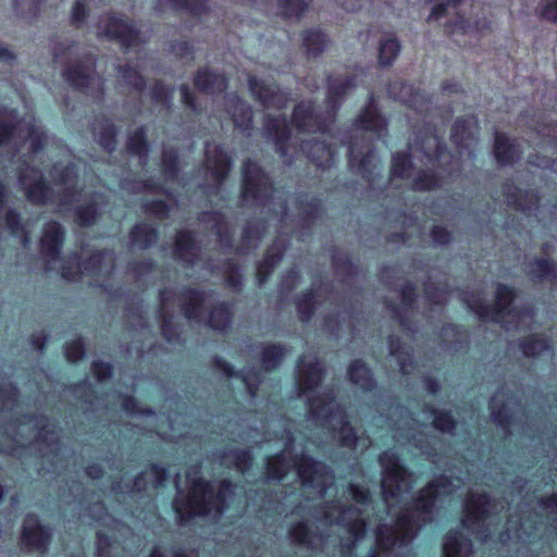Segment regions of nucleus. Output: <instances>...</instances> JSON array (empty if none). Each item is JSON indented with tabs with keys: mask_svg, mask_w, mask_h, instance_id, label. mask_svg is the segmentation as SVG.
Here are the masks:
<instances>
[{
	"mask_svg": "<svg viewBox=\"0 0 557 557\" xmlns=\"http://www.w3.org/2000/svg\"><path fill=\"white\" fill-rule=\"evenodd\" d=\"M64 238V230L58 222H49L40 239L41 251L47 259V270H60L63 278L76 281L82 276H90V284L101 285V280L108 277L114 269V256L111 251L94 253L82 265L76 258L69 259L60 267L59 255Z\"/></svg>",
	"mask_w": 557,
	"mask_h": 557,
	"instance_id": "obj_6",
	"label": "nucleus"
},
{
	"mask_svg": "<svg viewBox=\"0 0 557 557\" xmlns=\"http://www.w3.org/2000/svg\"><path fill=\"white\" fill-rule=\"evenodd\" d=\"M494 153L500 165H507L512 164L520 158L521 150L519 146L507 136L497 133L495 136Z\"/></svg>",
	"mask_w": 557,
	"mask_h": 557,
	"instance_id": "obj_32",
	"label": "nucleus"
},
{
	"mask_svg": "<svg viewBox=\"0 0 557 557\" xmlns=\"http://www.w3.org/2000/svg\"><path fill=\"white\" fill-rule=\"evenodd\" d=\"M200 220L208 224L209 227L215 230L219 242L222 246L228 247L232 243L230 227L223 215L219 212L202 213Z\"/></svg>",
	"mask_w": 557,
	"mask_h": 557,
	"instance_id": "obj_40",
	"label": "nucleus"
},
{
	"mask_svg": "<svg viewBox=\"0 0 557 557\" xmlns=\"http://www.w3.org/2000/svg\"><path fill=\"white\" fill-rule=\"evenodd\" d=\"M51 532L42 525L35 515H27L23 521L21 544L28 552L44 554L50 543Z\"/></svg>",
	"mask_w": 557,
	"mask_h": 557,
	"instance_id": "obj_22",
	"label": "nucleus"
},
{
	"mask_svg": "<svg viewBox=\"0 0 557 557\" xmlns=\"http://www.w3.org/2000/svg\"><path fill=\"white\" fill-rule=\"evenodd\" d=\"M283 256V245L277 239L268 250L264 260L257 268V281L261 285L270 275L272 269L278 263Z\"/></svg>",
	"mask_w": 557,
	"mask_h": 557,
	"instance_id": "obj_39",
	"label": "nucleus"
},
{
	"mask_svg": "<svg viewBox=\"0 0 557 557\" xmlns=\"http://www.w3.org/2000/svg\"><path fill=\"white\" fill-rule=\"evenodd\" d=\"M226 111L231 115L236 128L250 135L252 128V110L248 103L236 95H228L225 98Z\"/></svg>",
	"mask_w": 557,
	"mask_h": 557,
	"instance_id": "obj_25",
	"label": "nucleus"
},
{
	"mask_svg": "<svg viewBox=\"0 0 557 557\" xmlns=\"http://www.w3.org/2000/svg\"><path fill=\"white\" fill-rule=\"evenodd\" d=\"M234 487L226 480L220 482L218 486L203 480L194 481L187 497H177L174 500L173 506L180 522L183 523L194 516L216 519L234 495Z\"/></svg>",
	"mask_w": 557,
	"mask_h": 557,
	"instance_id": "obj_8",
	"label": "nucleus"
},
{
	"mask_svg": "<svg viewBox=\"0 0 557 557\" xmlns=\"http://www.w3.org/2000/svg\"><path fill=\"white\" fill-rule=\"evenodd\" d=\"M387 91L391 97L407 103L416 110L422 111L426 109V100L424 96L414 92L410 85L397 81L389 84Z\"/></svg>",
	"mask_w": 557,
	"mask_h": 557,
	"instance_id": "obj_31",
	"label": "nucleus"
},
{
	"mask_svg": "<svg viewBox=\"0 0 557 557\" xmlns=\"http://www.w3.org/2000/svg\"><path fill=\"white\" fill-rule=\"evenodd\" d=\"M157 232L147 224H137L131 233V242L134 247L145 249L156 243Z\"/></svg>",
	"mask_w": 557,
	"mask_h": 557,
	"instance_id": "obj_48",
	"label": "nucleus"
},
{
	"mask_svg": "<svg viewBox=\"0 0 557 557\" xmlns=\"http://www.w3.org/2000/svg\"><path fill=\"white\" fill-rule=\"evenodd\" d=\"M12 9L16 17L30 22L39 14L38 0H12Z\"/></svg>",
	"mask_w": 557,
	"mask_h": 557,
	"instance_id": "obj_51",
	"label": "nucleus"
},
{
	"mask_svg": "<svg viewBox=\"0 0 557 557\" xmlns=\"http://www.w3.org/2000/svg\"><path fill=\"white\" fill-rule=\"evenodd\" d=\"M412 171L413 165L409 160V156L403 152H397L396 154H394L391 170L393 177H409Z\"/></svg>",
	"mask_w": 557,
	"mask_h": 557,
	"instance_id": "obj_56",
	"label": "nucleus"
},
{
	"mask_svg": "<svg viewBox=\"0 0 557 557\" xmlns=\"http://www.w3.org/2000/svg\"><path fill=\"white\" fill-rule=\"evenodd\" d=\"M117 397L122 408L135 420L133 423L136 426L139 425L138 420H143L145 429L156 432L161 438L169 441H176L186 434L180 426V416H175V418L157 417L151 410L141 409L134 398L122 394H119Z\"/></svg>",
	"mask_w": 557,
	"mask_h": 557,
	"instance_id": "obj_14",
	"label": "nucleus"
},
{
	"mask_svg": "<svg viewBox=\"0 0 557 557\" xmlns=\"http://www.w3.org/2000/svg\"><path fill=\"white\" fill-rule=\"evenodd\" d=\"M95 57L87 53L81 59L70 62L63 74L74 88L95 98H100L103 94L104 79L95 71Z\"/></svg>",
	"mask_w": 557,
	"mask_h": 557,
	"instance_id": "obj_16",
	"label": "nucleus"
},
{
	"mask_svg": "<svg viewBox=\"0 0 557 557\" xmlns=\"http://www.w3.org/2000/svg\"><path fill=\"white\" fill-rule=\"evenodd\" d=\"M231 165V159L218 145H207L205 170L215 184L226 178Z\"/></svg>",
	"mask_w": 557,
	"mask_h": 557,
	"instance_id": "obj_23",
	"label": "nucleus"
},
{
	"mask_svg": "<svg viewBox=\"0 0 557 557\" xmlns=\"http://www.w3.org/2000/svg\"><path fill=\"white\" fill-rule=\"evenodd\" d=\"M232 312L224 302L213 307L210 311L208 323L216 331H224L231 323Z\"/></svg>",
	"mask_w": 557,
	"mask_h": 557,
	"instance_id": "obj_50",
	"label": "nucleus"
},
{
	"mask_svg": "<svg viewBox=\"0 0 557 557\" xmlns=\"http://www.w3.org/2000/svg\"><path fill=\"white\" fill-rule=\"evenodd\" d=\"M166 475L168 472L165 468L158 465H151L148 470L136 476L131 491L139 492L144 490L146 487V482L151 483V485L157 488L163 484V482L166 480Z\"/></svg>",
	"mask_w": 557,
	"mask_h": 557,
	"instance_id": "obj_42",
	"label": "nucleus"
},
{
	"mask_svg": "<svg viewBox=\"0 0 557 557\" xmlns=\"http://www.w3.org/2000/svg\"><path fill=\"white\" fill-rule=\"evenodd\" d=\"M470 121L458 119L451 131V138L456 145L469 148L474 140L473 133L470 129Z\"/></svg>",
	"mask_w": 557,
	"mask_h": 557,
	"instance_id": "obj_52",
	"label": "nucleus"
},
{
	"mask_svg": "<svg viewBox=\"0 0 557 557\" xmlns=\"http://www.w3.org/2000/svg\"><path fill=\"white\" fill-rule=\"evenodd\" d=\"M363 147H359L358 141H352L349 145V165L362 177L372 181V174L376 168V158L374 152L370 149L369 144L366 145L367 152L363 154Z\"/></svg>",
	"mask_w": 557,
	"mask_h": 557,
	"instance_id": "obj_24",
	"label": "nucleus"
},
{
	"mask_svg": "<svg viewBox=\"0 0 557 557\" xmlns=\"http://www.w3.org/2000/svg\"><path fill=\"white\" fill-rule=\"evenodd\" d=\"M400 51V45L393 35H384L379 41V62L382 65H391Z\"/></svg>",
	"mask_w": 557,
	"mask_h": 557,
	"instance_id": "obj_44",
	"label": "nucleus"
},
{
	"mask_svg": "<svg viewBox=\"0 0 557 557\" xmlns=\"http://www.w3.org/2000/svg\"><path fill=\"white\" fill-rule=\"evenodd\" d=\"M490 409L493 421L504 430L505 435L512 434L515 430L524 432L522 419H527L525 412L517 399L504 389L492 397Z\"/></svg>",
	"mask_w": 557,
	"mask_h": 557,
	"instance_id": "obj_17",
	"label": "nucleus"
},
{
	"mask_svg": "<svg viewBox=\"0 0 557 557\" xmlns=\"http://www.w3.org/2000/svg\"><path fill=\"white\" fill-rule=\"evenodd\" d=\"M496 508L485 494L471 492L465 503L462 524L471 532L486 540L490 534V518Z\"/></svg>",
	"mask_w": 557,
	"mask_h": 557,
	"instance_id": "obj_18",
	"label": "nucleus"
},
{
	"mask_svg": "<svg viewBox=\"0 0 557 557\" xmlns=\"http://www.w3.org/2000/svg\"><path fill=\"white\" fill-rule=\"evenodd\" d=\"M549 348L548 342L541 336L533 335L521 343L522 354L527 357L536 356Z\"/></svg>",
	"mask_w": 557,
	"mask_h": 557,
	"instance_id": "obj_60",
	"label": "nucleus"
},
{
	"mask_svg": "<svg viewBox=\"0 0 557 557\" xmlns=\"http://www.w3.org/2000/svg\"><path fill=\"white\" fill-rule=\"evenodd\" d=\"M264 132L274 141L276 151L285 157L287 151L285 141L289 138V129L285 117L267 115Z\"/></svg>",
	"mask_w": 557,
	"mask_h": 557,
	"instance_id": "obj_27",
	"label": "nucleus"
},
{
	"mask_svg": "<svg viewBox=\"0 0 557 557\" xmlns=\"http://www.w3.org/2000/svg\"><path fill=\"white\" fill-rule=\"evenodd\" d=\"M388 420L387 426L395 430V434L393 437L400 442L401 440H407L409 443H412L416 447L424 450V432L421 430H417L414 425H417L416 419H413L408 410L400 406H391L388 409Z\"/></svg>",
	"mask_w": 557,
	"mask_h": 557,
	"instance_id": "obj_20",
	"label": "nucleus"
},
{
	"mask_svg": "<svg viewBox=\"0 0 557 557\" xmlns=\"http://www.w3.org/2000/svg\"><path fill=\"white\" fill-rule=\"evenodd\" d=\"M462 1L463 0H447L445 3L435 5L431 11L428 21L438 20L444 15L454 14L457 16V20L449 24L448 27H451L453 33L457 30L466 33L470 27V23L460 13L459 8L461 7Z\"/></svg>",
	"mask_w": 557,
	"mask_h": 557,
	"instance_id": "obj_26",
	"label": "nucleus"
},
{
	"mask_svg": "<svg viewBox=\"0 0 557 557\" xmlns=\"http://www.w3.org/2000/svg\"><path fill=\"white\" fill-rule=\"evenodd\" d=\"M117 71L120 73L117 79L120 87L133 89L135 91L143 90L145 86V81L143 76L129 64H126L125 66L119 65Z\"/></svg>",
	"mask_w": 557,
	"mask_h": 557,
	"instance_id": "obj_45",
	"label": "nucleus"
},
{
	"mask_svg": "<svg viewBox=\"0 0 557 557\" xmlns=\"http://www.w3.org/2000/svg\"><path fill=\"white\" fill-rule=\"evenodd\" d=\"M22 412L16 403V389L9 382L0 383V417L5 422L0 428V450L13 454L18 446L36 450L41 458L54 466L59 451V435L55 425L46 417L16 418Z\"/></svg>",
	"mask_w": 557,
	"mask_h": 557,
	"instance_id": "obj_3",
	"label": "nucleus"
},
{
	"mask_svg": "<svg viewBox=\"0 0 557 557\" xmlns=\"http://www.w3.org/2000/svg\"><path fill=\"white\" fill-rule=\"evenodd\" d=\"M440 185L438 178L431 172L419 171L413 178L412 188L416 190H431Z\"/></svg>",
	"mask_w": 557,
	"mask_h": 557,
	"instance_id": "obj_61",
	"label": "nucleus"
},
{
	"mask_svg": "<svg viewBox=\"0 0 557 557\" xmlns=\"http://www.w3.org/2000/svg\"><path fill=\"white\" fill-rule=\"evenodd\" d=\"M211 297V294L198 293L193 289L185 290L180 296L172 290H162L160 293L159 317L162 320L161 330L165 339L173 342L178 336L176 326L172 322L173 315L170 313L176 301L180 302L186 319L200 322L203 320L206 307Z\"/></svg>",
	"mask_w": 557,
	"mask_h": 557,
	"instance_id": "obj_12",
	"label": "nucleus"
},
{
	"mask_svg": "<svg viewBox=\"0 0 557 557\" xmlns=\"http://www.w3.org/2000/svg\"><path fill=\"white\" fill-rule=\"evenodd\" d=\"M348 376L350 382L362 391H372L375 386L370 369L360 360L349 366Z\"/></svg>",
	"mask_w": 557,
	"mask_h": 557,
	"instance_id": "obj_38",
	"label": "nucleus"
},
{
	"mask_svg": "<svg viewBox=\"0 0 557 557\" xmlns=\"http://www.w3.org/2000/svg\"><path fill=\"white\" fill-rule=\"evenodd\" d=\"M171 7L184 8L196 15H201L210 9L209 0H156L154 3L157 11Z\"/></svg>",
	"mask_w": 557,
	"mask_h": 557,
	"instance_id": "obj_43",
	"label": "nucleus"
},
{
	"mask_svg": "<svg viewBox=\"0 0 557 557\" xmlns=\"http://www.w3.org/2000/svg\"><path fill=\"white\" fill-rule=\"evenodd\" d=\"M322 367L313 355H304L297 364L296 385L298 396L308 404L310 420L342 446L354 447L360 438L346 420L344 409L335 401L332 389L320 393Z\"/></svg>",
	"mask_w": 557,
	"mask_h": 557,
	"instance_id": "obj_4",
	"label": "nucleus"
},
{
	"mask_svg": "<svg viewBox=\"0 0 557 557\" xmlns=\"http://www.w3.org/2000/svg\"><path fill=\"white\" fill-rule=\"evenodd\" d=\"M95 136L98 137L99 144L107 150L112 151L115 147V127L114 125L106 120L97 123L92 127Z\"/></svg>",
	"mask_w": 557,
	"mask_h": 557,
	"instance_id": "obj_49",
	"label": "nucleus"
},
{
	"mask_svg": "<svg viewBox=\"0 0 557 557\" xmlns=\"http://www.w3.org/2000/svg\"><path fill=\"white\" fill-rule=\"evenodd\" d=\"M333 262H334V268H335L336 274L339 277H342V280H345L346 277H352L357 273L356 267L350 262L348 257L344 253L334 256Z\"/></svg>",
	"mask_w": 557,
	"mask_h": 557,
	"instance_id": "obj_63",
	"label": "nucleus"
},
{
	"mask_svg": "<svg viewBox=\"0 0 557 557\" xmlns=\"http://www.w3.org/2000/svg\"><path fill=\"white\" fill-rule=\"evenodd\" d=\"M96 36L119 42L122 47H135L143 42L132 23L115 14H104L97 23Z\"/></svg>",
	"mask_w": 557,
	"mask_h": 557,
	"instance_id": "obj_19",
	"label": "nucleus"
},
{
	"mask_svg": "<svg viewBox=\"0 0 557 557\" xmlns=\"http://www.w3.org/2000/svg\"><path fill=\"white\" fill-rule=\"evenodd\" d=\"M420 153L428 160V162H433L436 158L440 157L441 146L437 137L435 136H425L421 143Z\"/></svg>",
	"mask_w": 557,
	"mask_h": 557,
	"instance_id": "obj_62",
	"label": "nucleus"
},
{
	"mask_svg": "<svg viewBox=\"0 0 557 557\" xmlns=\"http://www.w3.org/2000/svg\"><path fill=\"white\" fill-rule=\"evenodd\" d=\"M284 448L281 454L273 456L267 461L268 479L283 480L290 471H294L296 479L304 487V493L309 494L308 498L324 496L333 485V475L326 466L313 459L294 451V438L285 431L282 436Z\"/></svg>",
	"mask_w": 557,
	"mask_h": 557,
	"instance_id": "obj_5",
	"label": "nucleus"
},
{
	"mask_svg": "<svg viewBox=\"0 0 557 557\" xmlns=\"http://www.w3.org/2000/svg\"><path fill=\"white\" fill-rule=\"evenodd\" d=\"M296 305L300 320L308 321L313 313L315 295L312 292L306 293L297 300Z\"/></svg>",
	"mask_w": 557,
	"mask_h": 557,
	"instance_id": "obj_64",
	"label": "nucleus"
},
{
	"mask_svg": "<svg viewBox=\"0 0 557 557\" xmlns=\"http://www.w3.org/2000/svg\"><path fill=\"white\" fill-rule=\"evenodd\" d=\"M285 355V350L280 345H268L262 351V367L265 371L275 369L282 358Z\"/></svg>",
	"mask_w": 557,
	"mask_h": 557,
	"instance_id": "obj_57",
	"label": "nucleus"
},
{
	"mask_svg": "<svg viewBox=\"0 0 557 557\" xmlns=\"http://www.w3.org/2000/svg\"><path fill=\"white\" fill-rule=\"evenodd\" d=\"M401 296V310L398 308H392V311L395 313V317L399 320L401 326L410 330V326L407 322L408 313H412V304H413V288L410 284H406L403 286L399 292Z\"/></svg>",
	"mask_w": 557,
	"mask_h": 557,
	"instance_id": "obj_47",
	"label": "nucleus"
},
{
	"mask_svg": "<svg viewBox=\"0 0 557 557\" xmlns=\"http://www.w3.org/2000/svg\"><path fill=\"white\" fill-rule=\"evenodd\" d=\"M242 199L245 206L261 207L262 211H273L285 216L286 206L283 202H275L272 195V186L268 176L259 165L251 160L244 162L243 169Z\"/></svg>",
	"mask_w": 557,
	"mask_h": 557,
	"instance_id": "obj_13",
	"label": "nucleus"
},
{
	"mask_svg": "<svg viewBox=\"0 0 557 557\" xmlns=\"http://www.w3.org/2000/svg\"><path fill=\"white\" fill-rule=\"evenodd\" d=\"M472 545L460 532H449L443 543V557H467L472 553Z\"/></svg>",
	"mask_w": 557,
	"mask_h": 557,
	"instance_id": "obj_34",
	"label": "nucleus"
},
{
	"mask_svg": "<svg viewBox=\"0 0 557 557\" xmlns=\"http://www.w3.org/2000/svg\"><path fill=\"white\" fill-rule=\"evenodd\" d=\"M515 292L506 285L499 284L496 290V300L493 307L483 301L480 293H462V300L468 309L482 320L500 323L506 330L528 327L533 321V310L524 308L518 310L511 307Z\"/></svg>",
	"mask_w": 557,
	"mask_h": 557,
	"instance_id": "obj_9",
	"label": "nucleus"
},
{
	"mask_svg": "<svg viewBox=\"0 0 557 557\" xmlns=\"http://www.w3.org/2000/svg\"><path fill=\"white\" fill-rule=\"evenodd\" d=\"M302 45L308 58H317L325 48L324 34L318 30H306L302 34Z\"/></svg>",
	"mask_w": 557,
	"mask_h": 557,
	"instance_id": "obj_46",
	"label": "nucleus"
},
{
	"mask_svg": "<svg viewBox=\"0 0 557 557\" xmlns=\"http://www.w3.org/2000/svg\"><path fill=\"white\" fill-rule=\"evenodd\" d=\"M29 143V150L36 153L42 149L47 136L42 127L36 123L17 122L13 111L0 113V146L16 145V138Z\"/></svg>",
	"mask_w": 557,
	"mask_h": 557,
	"instance_id": "obj_15",
	"label": "nucleus"
},
{
	"mask_svg": "<svg viewBox=\"0 0 557 557\" xmlns=\"http://www.w3.org/2000/svg\"><path fill=\"white\" fill-rule=\"evenodd\" d=\"M127 149L131 153L138 156L140 163L146 161L148 145L143 127L138 128L128 139Z\"/></svg>",
	"mask_w": 557,
	"mask_h": 557,
	"instance_id": "obj_54",
	"label": "nucleus"
},
{
	"mask_svg": "<svg viewBox=\"0 0 557 557\" xmlns=\"http://www.w3.org/2000/svg\"><path fill=\"white\" fill-rule=\"evenodd\" d=\"M527 276L534 283L549 281L557 285V271L554 263L546 258H534L525 267Z\"/></svg>",
	"mask_w": 557,
	"mask_h": 557,
	"instance_id": "obj_29",
	"label": "nucleus"
},
{
	"mask_svg": "<svg viewBox=\"0 0 557 557\" xmlns=\"http://www.w3.org/2000/svg\"><path fill=\"white\" fill-rule=\"evenodd\" d=\"M106 205L107 200L102 194H95L85 199L76 209L78 223L85 226L94 224Z\"/></svg>",
	"mask_w": 557,
	"mask_h": 557,
	"instance_id": "obj_28",
	"label": "nucleus"
},
{
	"mask_svg": "<svg viewBox=\"0 0 557 557\" xmlns=\"http://www.w3.org/2000/svg\"><path fill=\"white\" fill-rule=\"evenodd\" d=\"M301 150L320 168H327L333 162L334 151L324 141H302Z\"/></svg>",
	"mask_w": 557,
	"mask_h": 557,
	"instance_id": "obj_33",
	"label": "nucleus"
},
{
	"mask_svg": "<svg viewBox=\"0 0 557 557\" xmlns=\"http://www.w3.org/2000/svg\"><path fill=\"white\" fill-rule=\"evenodd\" d=\"M358 127L360 131H372L377 137L385 134L386 122L379 114L376 107L371 101L358 120Z\"/></svg>",
	"mask_w": 557,
	"mask_h": 557,
	"instance_id": "obj_36",
	"label": "nucleus"
},
{
	"mask_svg": "<svg viewBox=\"0 0 557 557\" xmlns=\"http://www.w3.org/2000/svg\"><path fill=\"white\" fill-rule=\"evenodd\" d=\"M504 193L507 201L522 211H531L539 203V197L535 194L523 193L515 186H507Z\"/></svg>",
	"mask_w": 557,
	"mask_h": 557,
	"instance_id": "obj_41",
	"label": "nucleus"
},
{
	"mask_svg": "<svg viewBox=\"0 0 557 557\" xmlns=\"http://www.w3.org/2000/svg\"><path fill=\"white\" fill-rule=\"evenodd\" d=\"M226 79L223 75L200 70L195 76V86L206 94L222 92L226 88Z\"/></svg>",
	"mask_w": 557,
	"mask_h": 557,
	"instance_id": "obj_35",
	"label": "nucleus"
},
{
	"mask_svg": "<svg viewBox=\"0 0 557 557\" xmlns=\"http://www.w3.org/2000/svg\"><path fill=\"white\" fill-rule=\"evenodd\" d=\"M389 354L394 357L399 366V370L403 374H410L414 366L411 357V348L399 342L394 336L389 337L388 341Z\"/></svg>",
	"mask_w": 557,
	"mask_h": 557,
	"instance_id": "obj_37",
	"label": "nucleus"
},
{
	"mask_svg": "<svg viewBox=\"0 0 557 557\" xmlns=\"http://www.w3.org/2000/svg\"><path fill=\"white\" fill-rule=\"evenodd\" d=\"M222 462L226 466H234L237 471L245 473L251 462L248 450H230L222 456Z\"/></svg>",
	"mask_w": 557,
	"mask_h": 557,
	"instance_id": "obj_53",
	"label": "nucleus"
},
{
	"mask_svg": "<svg viewBox=\"0 0 557 557\" xmlns=\"http://www.w3.org/2000/svg\"><path fill=\"white\" fill-rule=\"evenodd\" d=\"M346 499H352L356 504L348 506L336 503H325L321 508H313L308 516L294 524L288 535L293 543L310 549L322 547L329 540L330 534L325 528L336 529V532L344 531L349 536L341 541L343 547L350 549L352 545L366 532L369 518L367 511L370 507L369 492L358 485L350 484L347 488Z\"/></svg>",
	"mask_w": 557,
	"mask_h": 557,
	"instance_id": "obj_2",
	"label": "nucleus"
},
{
	"mask_svg": "<svg viewBox=\"0 0 557 557\" xmlns=\"http://www.w3.org/2000/svg\"><path fill=\"white\" fill-rule=\"evenodd\" d=\"M536 507L539 512L529 513L528 517L515 520L510 516L506 532L500 534V541L506 543L513 540L527 543L537 535L550 537L557 534V495L537 498Z\"/></svg>",
	"mask_w": 557,
	"mask_h": 557,
	"instance_id": "obj_11",
	"label": "nucleus"
},
{
	"mask_svg": "<svg viewBox=\"0 0 557 557\" xmlns=\"http://www.w3.org/2000/svg\"><path fill=\"white\" fill-rule=\"evenodd\" d=\"M199 248L189 232H180L176 236L174 256L186 265H194L198 258Z\"/></svg>",
	"mask_w": 557,
	"mask_h": 557,
	"instance_id": "obj_30",
	"label": "nucleus"
},
{
	"mask_svg": "<svg viewBox=\"0 0 557 557\" xmlns=\"http://www.w3.org/2000/svg\"><path fill=\"white\" fill-rule=\"evenodd\" d=\"M264 223L261 221L256 222V224H252L251 222L248 223L247 227L244 230L243 245L240 249L245 251L256 247L264 233Z\"/></svg>",
	"mask_w": 557,
	"mask_h": 557,
	"instance_id": "obj_55",
	"label": "nucleus"
},
{
	"mask_svg": "<svg viewBox=\"0 0 557 557\" xmlns=\"http://www.w3.org/2000/svg\"><path fill=\"white\" fill-rule=\"evenodd\" d=\"M308 8L306 0H280L278 13L286 17H299Z\"/></svg>",
	"mask_w": 557,
	"mask_h": 557,
	"instance_id": "obj_58",
	"label": "nucleus"
},
{
	"mask_svg": "<svg viewBox=\"0 0 557 557\" xmlns=\"http://www.w3.org/2000/svg\"><path fill=\"white\" fill-rule=\"evenodd\" d=\"M355 87L352 77H330L326 109L320 112L310 101L296 106L293 123L301 133H324L333 122L336 109L344 95Z\"/></svg>",
	"mask_w": 557,
	"mask_h": 557,
	"instance_id": "obj_10",
	"label": "nucleus"
},
{
	"mask_svg": "<svg viewBox=\"0 0 557 557\" xmlns=\"http://www.w3.org/2000/svg\"><path fill=\"white\" fill-rule=\"evenodd\" d=\"M50 175L53 181L52 188L46 185L40 171L28 166L21 170L18 182L30 202L55 203L60 210L67 209L81 196L75 165L55 164Z\"/></svg>",
	"mask_w": 557,
	"mask_h": 557,
	"instance_id": "obj_7",
	"label": "nucleus"
},
{
	"mask_svg": "<svg viewBox=\"0 0 557 557\" xmlns=\"http://www.w3.org/2000/svg\"><path fill=\"white\" fill-rule=\"evenodd\" d=\"M248 88L252 98L265 110H281L290 100L288 94L281 90L274 83L253 75L248 76Z\"/></svg>",
	"mask_w": 557,
	"mask_h": 557,
	"instance_id": "obj_21",
	"label": "nucleus"
},
{
	"mask_svg": "<svg viewBox=\"0 0 557 557\" xmlns=\"http://www.w3.org/2000/svg\"><path fill=\"white\" fill-rule=\"evenodd\" d=\"M379 461L382 467V497L388 512L392 516L396 515L397 518L393 525L381 524L377 527L376 543L383 550H389L409 543L421 523L431 520L435 499L459 488L461 480L442 476L422 490L410 506L396 512L395 507L411 488V473L400 465L399 457L392 450L384 451Z\"/></svg>",
	"mask_w": 557,
	"mask_h": 557,
	"instance_id": "obj_1",
	"label": "nucleus"
},
{
	"mask_svg": "<svg viewBox=\"0 0 557 557\" xmlns=\"http://www.w3.org/2000/svg\"><path fill=\"white\" fill-rule=\"evenodd\" d=\"M426 419L432 422L435 429L450 433L455 428L454 419L446 412H440L434 409L424 412Z\"/></svg>",
	"mask_w": 557,
	"mask_h": 557,
	"instance_id": "obj_59",
	"label": "nucleus"
}]
</instances>
